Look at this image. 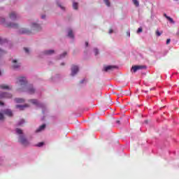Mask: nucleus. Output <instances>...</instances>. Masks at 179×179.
<instances>
[{
	"label": "nucleus",
	"mask_w": 179,
	"mask_h": 179,
	"mask_svg": "<svg viewBox=\"0 0 179 179\" xmlns=\"http://www.w3.org/2000/svg\"><path fill=\"white\" fill-rule=\"evenodd\" d=\"M16 85L18 86V92H26L28 94L36 93V88L33 85H27V78L25 76H20L17 78Z\"/></svg>",
	"instance_id": "1"
},
{
	"label": "nucleus",
	"mask_w": 179,
	"mask_h": 179,
	"mask_svg": "<svg viewBox=\"0 0 179 179\" xmlns=\"http://www.w3.org/2000/svg\"><path fill=\"white\" fill-rule=\"evenodd\" d=\"M15 132L17 135H19L18 136L19 143L22 145V146H29V145H30V142L29 141V140H27V138H26V136H24V134H23V131L22 129L17 128L15 129Z\"/></svg>",
	"instance_id": "2"
},
{
	"label": "nucleus",
	"mask_w": 179,
	"mask_h": 179,
	"mask_svg": "<svg viewBox=\"0 0 179 179\" xmlns=\"http://www.w3.org/2000/svg\"><path fill=\"white\" fill-rule=\"evenodd\" d=\"M29 101L34 104V106H36L38 107V108H41L42 113L43 115H45L47 113H48V108H47V104L45 103L41 102L37 99H29Z\"/></svg>",
	"instance_id": "3"
},
{
	"label": "nucleus",
	"mask_w": 179,
	"mask_h": 179,
	"mask_svg": "<svg viewBox=\"0 0 179 179\" xmlns=\"http://www.w3.org/2000/svg\"><path fill=\"white\" fill-rule=\"evenodd\" d=\"M0 23L5 24L6 27H12L13 29H17V27H19V24L10 22H8L6 20L2 17H0Z\"/></svg>",
	"instance_id": "4"
},
{
	"label": "nucleus",
	"mask_w": 179,
	"mask_h": 179,
	"mask_svg": "<svg viewBox=\"0 0 179 179\" xmlns=\"http://www.w3.org/2000/svg\"><path fill=\"white\" fill-rule=\"evenodd\" d=\"M11 63L13 69H20L22 66V64L16 59H11Z\"/></svg>",
	"instance_id": "5"
},
{
	"label": "nucleus",
	"mask_w": 179,
	"mask_h": 179,
	"mask_svg": "<svg viewBox=\"0 0 179 179\" xmlns=\"http://www.w3.org/2000/svg\"><path fill=\"white\" fill-rule=\"evenodd\" d=\"M71 76H76L78 72H79V66L75 64L71 65Z\"/></svg>",
	"instance_id": "6"
},
{
	"label": "nucleus",
	"mask_w": 179,
	"mask_h": 179,
	"mask_svg": "<svg viewBox=\"0 0 179 179\" xmlns=\"http://www.w3.org/2000/svg\"><path fill=\"white\" fill-rule=\"evenodd\" d=\"M18 34H27L28 36H30V34H32L31 30H29L27 28H21L17 31Z\"/></svg>",
	"instance_id": "7"
},
{
	"label": "nucleus",
	"mask_w": 179,
	"mask_h": 179,
	"mask_svg": "<svg viewBox=\"0 0 179 179\" xmlns=\"http://www.w3.org/2000/svg\"><path fill=\"white\" fill-rule=\"evenodd\" d=\"M31 28L33 30H35L36 31H41V25L40 24H38L36 22H32L31 24Z\"/></svg>",
	"instance_id": "8"
},
{
	"label": "nucleus",
	"mask_w": 179,
	"mask_h": 179,
	"mask_svg": "<svg viewBox=\"0 0 179 179\" xmlns=\"http://www.w3.org/2000/svg\"><path fill=\"white\" fill-rule=\"evenodd\" d=\"M146 66H133L131 67V71L135 73L136 71L141 69H146Z\"/></svg>",
	"instance_id": "9"
},
{
	"label": "nucleus",
	"mask_w": 179,
	"mask_h": 179,
	"mask_svg": "<svg viewBox=\"0 0 179 179\" xmlns=\"http://www.w3.org/2000/svg\"><path fill=\"white\" fill-rule=\"evenodd\" d=\"M0 99H12V94L0 92Z\"/></svg>",
	"instance_id": "10"
},
{
	"label": "nucleus",
	"mask_w": 179,
	"mask_h": 179,
	"mask_svg": "<svg viewBox=\"0 0 179 179\" xmlns=\"http://www.w3.org/2000/svg\"><path fill=\"white\" fill-rule=\"evenodd\" d=\"M9 17L11 20H17L19 19V16L17 15V13L15 11H12L9 13Z\"/></svg>",
	"instance_id": "11"
},
{
	"label": "nucleus",
	"mask_w": 179,
	"mask_h": 179,
	"mask_svg": "<svg viewBox=\"0 0 179 179\" xmlns=\"http://www.w3.org/2000/svg\"><path fill=\"white\" fill-rule=\"evenodd\" d=\"M54 52H55V50H43L41 52L40 57H41V55H52Z\"/></svg>",
	"instance_id": "12"
},
{
	"label": "nucleus",
	"mask_w": 179,
	"mask_h": 179,
	"mask_svg": "<svg viewBox=\"0 0 179 179\" xmlns=\"http://www.w3.org/2000/svg\"><path fill=\"white\" fill-rule=\"evenodd\" d=\"M57 6L58 8L62 10V12H65L66 10V8L65 7V5L63 4V3H61L59 0L56 1Z\"/></svg>",
	"instance_id": "13"
},
{
	"label": "nucleus",
	"mask_w": 179,
	"mask_h": 179,
	"mask_svg": "<svg viewBox=\"0 0 179 179\" xmlns=\"http://www.w3.org/2000/svg\"><path fill=\"white\" fill-rule=\"evenodd\" d=\"M115 69H117L116 66H106L103 67V71L105 72H108L109 71H113Z\"/></svg>",
	"instance_id": "14"
},
{
	"label": "nucleus",
	"mask_w": 179,
	"mask_h": 179,
	"mask_svg": "<svg viewBox=\"0 0 179 179\" xmlns=\"http://www.w3.org/2000/svg\"><path fill=\"white\" fill-rule=\"evenodd\" d=\"M2 113L5 114V115H8V117H13V113H12V110L10 109H4L2 110Z\"/></svg>",
	"instance_id": "15"
},
{
	"label": "nucleus",
	"mask_w": 179,
	"mask_h": 179,
	"mask_svg": "<svg viewBox=\"0 0 179 179\" xmlns=\"http://www.w3.org/2000/svg\"><path fill=\"white\" fill-rule=\"evenodd\" d=\"M16 108H19L20 111H23L25 108H27L29 107L28 104H24V105H16Z\"/></svg>",
	"instance_id": "16"
},
{
	"label": "nucleus",
	"mask_w": 179,
	"mask_h": 179,
	"mask_svg": "<svg viewBox=\"0 0 179 179\" xmlns=\"http://www.w3.org/2000/svg\"><path fill=\"white\" fill-rule=\"evenodd\" d=\"M45 124H42L41 126H40L36 130V132L37 134H38V132H41L42 131H44V129H45Z\"/></svg>",
	"instance_id": "17"
},
{
	"label": "nucleus",
	"mask_w": 179,
	"mask_h": 179,
	"mask_svg": "<svg viewBox=\"0 0 179 179\" xmlns=\"http://www.w3.org/2000/svg\"><path fill=\"white\" fill-rule=\"evenodd\" d=\"M68 37H69V38H75V36L73 35V31H72V29H68Z\"/></svg>",
	"instance_id": "18"
},
{
	"label": "nucleus",
	"mask_w": 179,
	"mask_h": 179,
	"mask_svg": "<svg viewBox=\"0 0 179 179\" xmlns=\"http://www.w3.org/2000/svg\"><path fill=\"white\" fill-rule=\"evenodd\" d=\"M0 88L4 90H11L12 88L6 85H1Z\"/></svg>",
	"instance_id": "19"
},
{
	"label": "nucleus",
	"mask_w": 179,
	"mask_h": 179,
	"mask_svg": "<svg viewBox=\"0 0 179 179\" xmlns=\"http://www.w3.org/2000/svg\"><path fill=\"white\" fill-rule=\"evenodd\" d=\"M14 101H15V103H24V99H22V98H15V99H14Z\"/></svg>",
	"instance_id": "20"
},
{
	"label": "nucleus",
	"mask_w": 179,
	"mask_h": 179,
	"mask_svg": "<svg viewBox=\"0 0 179 179\" xmlns=\"http://www.w3.org/2000/svg\"><path fill=\"white\" fill-rule=\"evenodd\" d=\"M6 43H8V39H6V38H2L0 36V45H3V44H6Z\"/></svg>",
	"instance_id": "21"
},
{
	"label": "nucleus",
	"mask_w": 179,
	"mask_h": 179,
	"mask_svg": "<svg viewBox=\"0 0 179 179\" xmlns=\"http://www.w3.org/2000/svg\"><path fill=\"white\" fill-rule=\"evenodd\" d=\"M68 52H64L62 54H61L58 58V59H62L64 58H65V57H66Z\"/></svg>",
	"instance_id": "22"
},
{
	"label": "nucleus",
	"mask_w": 179,
	"mask_h": 179,
	"mask_svg": "<svg viewBox=\"0 0 179 179\" xmlns=\"http://www.w3.org/2000/svg\"><path fill=\"white\" fill-rule=\"evenodd\" d=\"M7 53L8 52L0 48V58H1L3 55H5V54H7Z\"/></svg>",
	"instance_id": "23"
},
{
	"label": "nucleus",
	"mask_w": 179,
	"mask_h": 179,
	"mask_svg": "<svg viewBox=\"0 0 179 179\" xmlns=\"http://www.w3.org/2000/svg\"><path fill=\"white\" fill-rule=\"evenodd\" d=\"M104 3L108 6V8H110L111 6V3L110 2V0H103Z\"/></svg>",
	"instance_id": "24"
},
{
	"label": "nucleus",
	"mask_w": 179,
	"mask_h": 179,
	"mask_svg": "<svg viewBox=\"0 0 179 179\" xmlns=\"http://www.w3.org/2000/svg\"><path fill=\"white\" fill-rule=\"evenodd\" d=\"M94 53L95 56H97L100 54V51L99 50V49L97 48H94Z\"/></svg>",
	"instance_id": "25"
},
{
	"label": "nucleus",
	"mask_w": 179,
	"mask_h": 179,
	"mask_svg": "<svg viewBox=\"0 0 179 179\" xmlns=\"http://www.w3.org/2000/svg\"><path fill=\"white\" fill-rule=\"evenodd\" d=\"M132 3L134 6H136V8H138L139 6V1L138 0H132Z\"/></svg>",
	"instance_id": "26"
},
{
	"label": "nucleus",
	"mask_w": 179,
	"mask_h": 179,
	"mask_svg": "<svg viewBox=\"0 0 179 179\" xmlns=\"http://www.w3.org/2000/svg\"><path fill=\"white\" fill-rule=\"evenodd\" d=\"M24 123V120H20L19 122L17 123V127H20V125H23Z\"/></svg>",
	"instance_id": "27"
},
{
	"label": "nucleus",
	"mask_w": 179,
	"mask_h": 179,
	"mask_svg": "<svg viewBox=\"0 0 179 179\" xmlns=\"http://www.w3.org/2000/svg\"><path fill=\"white\" fill-rule=\"evenodd\" d=\"M73 9H75V10H78V4L77 2L73 3Z\"/></svg>",
	"instance_id": "28"
},
{
	"label": "nucleus",
	"mask_w": 179,
	"mask_h": 179,
	"mask_svg": "<svg viewBox=\"0 0 179 179\" xmlns=\"http://www.w3.org/2000/svg\"><path fill=\"white\" fill-rule=\"evenodd\" d=\"M167 20H169L170 22L172 23L173 24L176 23V22H174V20H173V18H171V17H167Z\"/></svg>",
	"instance_id": "29"
},
{
	"label": "nucleus",
	"mask_w": 179,
	"mask_h": 179,
	"mask_svg": "<svg viewBox=\"0 0 179 179\" xmlns=\"http://www.w3.org/2000/svg\"><path fill=\"white\" fill-rule=\"evenodd\" d=\"M36 146L38 148H42V146H44V142H41V143H38Z\"/></svg>",
	"instance_id": "30"
},
{
	"label": "nucleus",
	"mask_w": 179,
	"mask_h": 179,
	"mask_svg": "<svg viewBox=\"0 0 179 179\" xmlns=\"http://www.w3.org/2000/svg\"><path fill=\"white\" fill-rule=\"evenodd\" d=\"M156 35L157 36V37H160V36H162V32L159 31V30H157L156 31Z\"/></svg>",
	"instance_id": "31"
},
{
	"label": "nucleus",
	"mask_w": 179,
	"mask_h": 179,
	"mask_svg": "<svg viewBox=\"0 0 179 179\" xmlns=\"http://www.w3.org/2000/svg\"><path fill=\"white\" fill-rule=\"evenodd\" d=\"M4 118L5 117L3 116V114L0 113V121H2Z\"/></svg>",
	"instance_id": "32"
},
{
	"label": "nucleus",
	"mask_w": 179,
	"mask_h": 179,
	"mask_svg": "<svg viewBox=\"0 0 179 179\" xmlns=\"http://www.w3.org/2000/svg\"><path fill=\"white\" fill-rule=\"evenodd\" d=\"M24 51H25V52H26L27 54H29V48H24Z\"/></svg>",
	"instance_id": "33"
},
{
	"label": "nucleus",
	"mask_w": 179,
	"mask_h": 179,
	"mask_svg": "<svg viewBox=\"0 0 179 179\" xmlns=\"http://www.w3.org/2000/svg\"><path fill=\"white\" fill-rule=\"evenodd\" d=\"M137 33H142V27H139L137 30Z\"/></svg>",
	"instance_id": "34"
},
{
	"label": "nucleus",
	"mask_w": 179,
	"mask_h": 179,
	"mask_svg": "<svg viewBox=\"0 0 179 179\" xmlns=\"http://www.w3.org/2000/svg\"><path fill=\"white\" fill-rule=\"evenodd\" d=\"M127 37H131V31H127Z\"/></svg>",
	"instance_id": "35"
},
{
	"label": "nucleus",
	"mask_w": 179,
	"mask_h": 179,
	"mask_svg": "<svg viewBox=\"0 0 179 179\" xmlns=\"http://www.w3.org/2000/svg\"><path fill=\"white\" fill-rule=\"evenodd\" d=\"M171 39L168 38V39L166 40V45H169V44H170V42H171Z\"/></svg>",
	"instance_id": "36"
},
{
	"label": "nucleus",
	"mask_w": 179,
	"mask_h": 179,
	"mask_svg": "<svg viewBox=\"0 0 179 179\" xmlns=\"http://www.w3.org/2000/svg\"><path fill=\"white\" fill-rule=\"evenodd\" d=\"M115 123H116L117 125H121V121H120V120H116Z\"/></svg>",
	"instance_id": "37"
},
{
	"label": "nucleus",
	"mask_w": 179,
	"mask_h": 179,
	"mask_svg": "<svg viewBox=\"0 0 179 179\" xmlns=\"http://www.w3.org/2000/svg\"><path fill=\"white\" fill-rule=\"evenodd\" d=\"M164 17H166V19H167V17H169V16L167 15V14H166V13L164 14Z\"/></svg>",
	"instance_id": "38"
},
{
	"label": "nucleus",
	"mask_w": 179,
	"mask_h": 179,
	"mask_svg": "<svg viewBox=\"0 0 179 179\" xmlns=\"http://www.w3.org/2000/svg\"><path fill=\"white\" fill-rule=\"evenodd\" d=\"M85 47H89V42H85Z\"/></svg>",
	"instance_id": "39"
},
{
	"label": "nucleus",
	"mask_w": 179,
	"mask_h": 179,
	"mask_svg": "<svg viewBox=\"0 0 179 179\" xmlns=\"http://www.w3.org/2000/svg\"><path fill=\"white\" fill-rule=\"evenodd\" d=\"M80 83H81V84L85 83V79L81 80H80Z\"/></svg>",
	"instance_id": "40"
},
{
	"label": "nucleus",
	"mask_w": 179,
	"mask_h": 179,
	"mask_svg": "<svg viewBox=\"0 0 179 179\" xmlns=\"http://www.w3.org/2000/svg\"><path fill=\"white\" fill-rule=\"evenodd\" d=\"M4 105H5V103L3 102L0 101V106H4Z\"/></svg>",
	"instance_id": "41"
},
{
	"label": "nucleus",
	"mask_w": 179,
	"mask_h": 179,
	"mask_svg": "<svg viewBox=\"0 0 179 179\" xmlns=\"http://www.w3.org/2000/svg\"><path fill=\"white\" fill-rule=\"evenodd\" d=\"M45 120V116L42 117L41 121H44Z\"/></svg>",
	"instance_id": "42"
},
{
	"label": "nucleus",
	"mask_w": 179,
	"mask_h": 179,
	"mask_svg": "<svg viewBox=\"0 0 179 179\" xmlns=\"http://www.w3.org/2000/svg\"><path fill=\"white\" fill-rule=\"evenodd\" d=\"M41 19H45V15H41Z\"/></svg>",
	"instance_id": "43"
},
{
	"label": "nucleus",
	"mask_w": 179,
	"mask_h": 179,
	"mask_svg": "<svg viewBox=\"0 0 179 179\" xmlns=\"http://www.w3.org/2000/svg\"><path fill=\"white\" fill-rule=\"evenodd\" d=\"M113 31V29H110L109 30V34H112Z\"/></svg>",
	"instance_id": "44"
},
{
	"label": "nucleus",
	"mask_w": 179,
	"mask_h": 179,
	"mask_svg": "<svg viewBox=\"0 0 179 179\" xmlns=\"http://www.w3.org/2000/svg\"><path fill=\"white\" fill-rule=\"evenodd\" d=\"M64 65H65V63H64V62L61 63V66H64Z\"/></svg>",
	"instance_id": "45"
},
{
	"label": "nucleus",
	"mask_w": 179,
	"mask_h": 179,
	"mask_svg": "<svg viewBox=\"0 0 179 179\" xmlns=\"http://www.w3.org/2000/svg\"><path fill=\"white\" fill-rule=\"evenodd\" d=\"M143 92H145V93H148V91H144V90H143Z\"/></svg>",
	"instance_id": "46"
},
{
	"label": "nucleus",
	"mask_w": 179,
	"mask_h": 179,
	"mask_svg": "<svg viewBox=\"0 0 179 179\" xmlns=\"http://www.w3.org/2000/svg\"><path fill=\"white\" fill-rule=\"evenodd\" d=\"M145 124H148V120H145Z\"/></svg>",
	"instance_id": "47"
},
{
	"label": "nucleus",
	"mask_w": 179,
	"mask_h": 179,
	"mask_svg": "<svg viewBox=\"0 0 179 179\" xmlns=\"http://www.w3.org/2000/svg\"><path fill=\"white\" fill-rule=\"evenodd\" d=\"M173 1H178V0H173Z\"/></svg>",
	"instance_id": "48"
},
{
	"label": "nucleus",
	"mask_w": 179,
	"mask_h": 179,
	"mask_svg": "<svg viewBox=\"0 0 179 179\" xmlns=\"http://www.w3.org/2000/svg\"><path fill=\"white\" fill-rule=\"evenodd\" d=\"M1 71H0V76H1Z\"/></svg>",
	"instance_id": "49"
}]
</instances>
